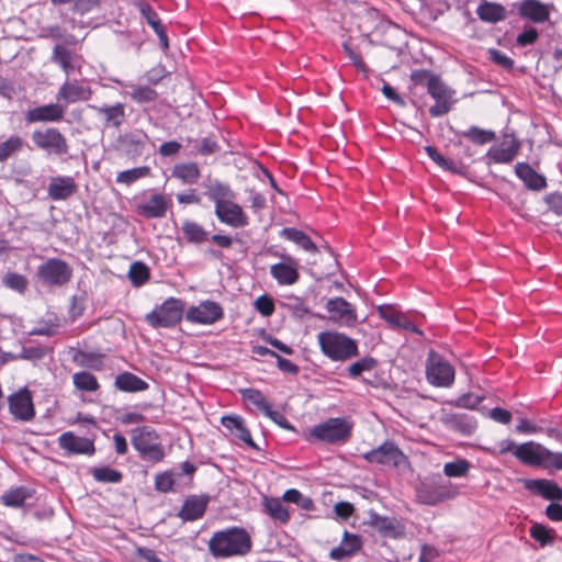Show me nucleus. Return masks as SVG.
Masks as SVG:
<instances>
[{
  "label": "nucleus",
  "mask_w": 562,
  "mask_h": 562,
  "mask_svg": "<svg viewBox=\"0 0 562 562\" xmlns=\"http://www.w3.org/2000/svg\"><path fill=\"white\" fill-rule=\"evenodd\" d=\"M543 446L535 441L524 442L517 446L514 456L524 464L538 467L541 463Z\"/></svg>",
  "instance_id": "nucleus-34"
},
{
  "label": "nucleus",
  "mask_w": 562,
  "mask_h": 562,
  "mask_svg": "<svg viewBox=\"0 0 562 562\" xmlns=\"http://www.w3.org/2000/svg\"><path fill=\"white\" fill-rule=\"evenodd\" d=\"M412 81L417 86H425L428 94L435 100V104L428 110L430 116L439 117L449 113L458 99L457 92L446 85L439 76L429 70H415L412 72Z\"/></svg>",
  "instance_id": "nucleus-1"
},
{
  "label": "nucleus",
  "mask_w": 562,
  "mask_h": 562,
  "mask_svg": "<svg viewBox=\"0 0 562 562\" xmlns=\"http://www.w3.org/2000/svg\"><path fill=\"white\" fill-rule=\"evenodd\" d=\"M120 143L130 156H139L146 147L149 137L143 130H133L120 136Z\"/></svg>",
  "instance_id": "nucleus-33"
},
{
  "label": "nucleus",
  "mask_w": 562,
  "mask_h": 562,
  "mask_svg": "<svg viewBox=\"0 0 562 562\" xmlns=\"http://www.w3.org/2000/svg\"><path fill=\"white\" fill-rule=\"evenodd\" d=\"M65 115V108L58 103H50L33 108L25 113L27 123L59 122Z\"/></svg>",
  "instance_id": "nucleus-23"
},
{
  "label": "nucleus",
  "mask_w": 562,
  "mask_h": 562,
  "mask_svg": "<svg viewBox=\"0 0 562 562\" xmlns=\"http://www.w3.org/2000/svg\"><path fill=\"white\" fill-rule=\"evenodd\" d=\"M26 145L25 140L19 135H11L9 138L0 143V162L7 161L9 158L21 153Z\"/></svg>",
  "instance_id": "nucleus-47"
},
{
  "label": "nucleus",
  "mask_w": 562,
  "mask_h": 562,
  "mask_svg": "<svg viewBox=\"0 0 562 562\" xmlns=\"http://www.w3.org/2000/svg\"><path fill=\"white\" fill-rule=\"evenodd\" d=\"M180 477L179 473L172 470H167L155 475V488L160 493L176 492L178 487L177 479Z\"/></svg>",
  "instance_id": "nucleus-49"
},
{
  "label": "nucleus",
  "mask_w": 562,
  "mask_h": 562,
  "mask_svg": "<svg viewBox=\"0 0 562 562\" xmlns=\"http://www.w3.org/2000/svg\"><path fill=\"white\" fill-rule=\"evenodd\" d=\"M214 214L222 224L233 228H243L249 224L248 215L235 200L215 207Z\"/></svg>",
  "instance_id": "nucleus-17"
},
{
  "label": "nucleus",
  "mask_w": 562,
  "mask_h": 562,
  "mask_svg": "<svg viewBox=\"0 0 562 562\" xmlns=\"http://www.w3.org/2000/svg\"><path fill=\"white\" fill-rule=\"evenodd\" d=\"M78 191V186L72 177L58 176L52 178L47 192L54 201L67 200Z\"/></svg>",
  "instance_id": "nucleus-26"
},
{
  "label": "nucleus",
  "mask_w": 562,
  "mask_h": 562,
  "mask_svg": "<svg viewBox=\"0 0 562 562\" xmlns=\"http://www.w3.org/2000/svg\"><path fill=\"white\" fill-rule=\"evenodd\" d=\"M529 532L530 537L539 542L541 547L551 546L554 542V530L541 524H533Z\"/></svg>",
  "instance_id": "nucleus-54"
},
{
  "label": "nucleus",
  "mask_w": 562,
  "mask_h": 562,
  "mask_svg": "<svg viewBox=\"0 0 562 562\" xmlns=\"http://www.w3.org/2000/svg\"><path fill=\"white\" fill-rule=\"evenodd\" d=\"M181 232L189 244L201 245L209 240L221 248H231L234 239L228 235H211L201 224L192 220H184L181 225Z\"/></svg>",
  "instance_id": "nucleus-8"
},
{
  "label": "nucleus",
  "mask_w": 562,
  "mask_h": 562,
  "mask_svg": "<svg viewBox=\"0 0 562 562\" xmlns=\"http://www.w3.org/2000/svg\"><path fill=\"white\" fill-rule=\"evenodd\" d=\"M252 547L251 538L244 528L232 527L215 532L209 541L211 553L216 558L245 555Z\"/></svg>",
  "instance_id": "nucleus-2"
},
{
  "label": "nucleus",
  "mask_w": 562,
  "mask_h": 562,
  "mask_svg": "<svg viewBox=\"0 0 562 562\" xmlns=\"http://www.w3.org/2000/svg\"><path fill=\"white\" fill-rule=\"evenodd\" d=\"M453 495V492L439 482L425 484L417 491L419 502L426 505H436L445 499L452 498Z\"/></svg>",
  "instance_id": "nucleus-27"
},
{
  "label": "nucleus",
  "mask_w": 562,
  "mask_h": 562,
  "mask_svg": "<svg viewBox=\"0 0 562 562\" xmlns=\"http://www.w3.org/2000/svg\"><path fill=\"white\" fill-rule=\"evenodd\" d=\"M207 503V496H189L183 502L178 516L184 521H193L200 519L206 510Z\"/></svg>",
  "instance_id": "nucleus-31"
},
{
  "label": "nucleus",
  "mask_w": 562,
  "mask_h": 562,
  "mask_svg": "<svg viewBox=\"0 0 562 562\" xmlns=\"http://www.w3.org/2000/svg\"><path fill=\"white\" fill-rule=\"evenodd\" d=\"M79 57L67 47L57 44L53 48L50 60L58 65L69 76L75 71V64Z\"/></svg>",
  "instance_id": "nucleus-38"
},
{
  "label": "nucleus",
  "mask_w": 562,
  "mask_h": 562,
  "mask_svg": "<svg viewBox=\"0 0 562 562\" xmlns=\"http://www.w3.org/2000/svg\"><path fill=\"white\" fill-rule=\"evenodd\" d=\"M114 386L121 392L137 393L148 390L149 384L136 374L124 371L115 376Z\"/></svg>",
  "instance_id": "nucleus-36"
},
{
  "label": "nucleus",
  "mask_w": 562,
  "mask_h": 562,
  "mask_svg": "<svg viewBox=\"0 0 562 562\" xmlns=\"http://www.w3.org/2000/svg\"><path fill=\"white\" fill-rule=\"evenodd\" d=\"M33 496L32 490L19 486L4 492L1 496L2 503L8 507H22L27 498Z\"/></svg>",
  "instance_id": "nucleus-44"
},
{
  "label": "nucleus",
  "mask_w": 562,
  "mask_h": 562,
  "mask_svg": "<svg viewBox=\"0 0 562 562\" xmlns=\"http://www.w3.org/2000/svg\"><path fill=\"white\" fill-rule=\"evenodd\" d=\"M446 424L450 428L464 435L472 434L476 428L475 420L467 414H449L446 417Z\"/></svg>",
  "instance_id": "nucleus-43"
},
{
  "label": "nucleus",
  "mask_w": 562,
  "mask_h": 562,
  "mask_svg": "<svg viewBox=\"0 0 562 562\" xmlns=\"http://www.w3.org/2000/svg\"><path fill=\"white\" fill-rule=\"evenodd\" d=\"M375 364L376 361L373 358H362L349 366L348 374L353 379L359 378L364 371H371Z\"/></svg>",
  "instance_id": "nucleus-59"
},
{
  "label": "nucleus",
  "mask_w": 562,
  "mask_h": 562,
  "mask_svg": "<svg viewBox=\"0 0 562 562\" xmlns=\"http://www.w3.org/2000/svg\"><path fill=\"white\" fill-rule=\"evenodd\" d=\"M57 443L65 456L85 454L90 457L95 453L93 440L77 436L72 431L63 432L58 437Z\"/></svg>",
  "instance_id": "nucleus-15"
},
{
  "label": "nucleus",
  "mask_w": 562,
  "mask_h": 562,
  "mask_svg": "<svg viewBox=\"0 0 562 562\" xmlns=\"http://www.w3.org/2000/svg\"><path fill=\"white\" fill-rule=\"evenodd\" d=\"M131 441L142 460L159 463L166 457L159 435L151 427L143 426L133 429Z\"/></svg>",
  "instance_id": "nucleus-5"
},
{
  "label": "nucleus",
  "mask_w": 562,
  "mask_h": 562,
  "mask_svg": "<svg viewBox=\"0 0 562 562\" xmlns=\"http://www.w3.org/2000/svg\"><path fill=\"white\" fill-rule=\"evenodd\" d=\"M378 314L393 329H403L419 335L423 334L405 313L396 310L392 305L379 306Z\"/></svg>",
  "instance_id": "nucleus-18"
},
{
  "label": "nucleus",
  "mask_w": 562,
  "mask_h": 562,
  "mask_svg": "<svg viewBox=\"0 0 562 562\" xmlns=\"http://www.w3.org/2000/svg\"><path fill=\"white\" fill-rule=\"evenodd\" d=\"M32 140L37 148L50 154L65 155L69 150L67 138L56 127L34 131Z\"/></svg>",
  "instance_id": "nucleus-11"
},
{
  "label": "nucleus",
  "mask_w": 562,
  "mask_h": 562,
  "mask_svg": "<svg viewBox=\"0 0 562 562\" xmlns=\"http://www.w3.org/2000/svg\"><path fill=\"white\" fill-rule=\"evenodd\" d=\"M328 319L339 326L355 327L358 324L357 308L341 296L330 297L325 304Z\"/></svg>",
  "instance_id": "nucleus-10"
},
{
  "label": "nucleus",
  "mask_w": 562,
  "mask_h": 562,
  "mask_svg": "<svg viewBox=\"0 0 562 562\" xmlns=\"http://www.w3.org/2000/svg\"><path fill=\"white\" fill-rule=\"evenodd\" d=\"M520 143L515 137L504 139L501 144L492 146L486 158L494 164H509L518 155Z\"/></svg>",
  "instance_id": "nucleus-21"
},
{
  "label": "nucleus",
  "mask_w": 562,
  "mask_h": 562,
  "mask_svg": "<svg viewBox=\"0 0 562 562\" xmlns=\"http://www.w3.org/2000/svg\"><path fill=\"white\" fill-rule=\"evenodd\" d=\"M105 355L100 352L79 351L74 360L82 367L94 371H102L104 368Z\"/></svg>",
  "instance_id": "nucleus-45"
},
{
  "label": "nucleus",
  "mask_w": 562,
  "mask_h": 562,
  "mask_svg": "<svg viewBox=\"0 0 562 562\" xmlns=\"http://www.w3.org/2000/svg\"><path fill=\"white\" fill-rule=\"evenodd\" d=\"M151 169L148 166H140L121 171L116 176V182L131 186L139 179L150 176Z\"/></svg>",
  "instance_id": "nucleus-51"
},
{
  "label": "nucleus",
  "mask_w": 562,
  "mask_h": 562,
  "mask_svg": "<svg viewBox=\"0 0 562 562\" xmlns=\"http://www.w3.org/2000/svg\"><path fill=\"white\" fill-rule=\"evenodd\" d=\"M462 136L476 145H484L496 138L493 131L483 130L477 126H471L469 130L462 132Z\"/></svg>",
  "instance_id": "nucleus-53"
},
{
  "label": "nucleus",
  "mask_w": 562,
  "mask_h": 562,
  "mask_svg": "<svg viewBox=\"0 0 562 562\" xmlns=\"http://www.w3.org/2000/svg\"><path fill=\"white\" fill-rule=\"evenodd\" d=\"M256 310L263 316H270L274 312L273 300L268 295H261L255 301Z\"/></svg>",
  "instance_id": "nucleus-63"
},
{
  "label": "nucleus",
  "mask_w": 562,
  "mask_h": 562,
  "mask_svg": "<svg viewBox=\"0 0 562 562\" xmlns=\"http://www.w3.org/2000/svg\"><path fill=\"white\" fill-rule=\"evenodd\" d=\"M136 7L138 8L142 16L146 20L148 25L153 27L154 31L164 26L159 19L158 13L154 10V8L150 4L146 2H139L136 4Z\"/></svg>",
  "instance_id": "nucleus-57"
},
{
  "label": "nucleus",
  "mask_w": 562,
  "mask_h": 562,
  "mask_svg": "<svg viewBox=\"0 0 562 562\" xmlns=\"http://www.w3.org/2000/svg\"><path fill=\"white\" fill-rule=\"evenodd\" d=\"M362 458L369 463L380 465H401L406 457L393 441H384L381 446L363 453Z\"/></svg>",
  "instance_id": "nucleus-13"
},
{
  "label": "nucleus",
  "mask_w": 562,
  "mask_h": 562,
  "mask_svg": "<svg viewBox=\"0 0 562 562\" xmlns=\"http://www.w3.org/2000/svg\"><path fill=\"white\" fill-rule=\"evenodd\" d=\"M515 173L524 182L528 190L541 191L547 187V180L544 176L538 173L527 162H517L515 166Z\"/></svg>",
  "instance_id": "nucleus-29"
},
{
  "label": "nucleus",
  "mask_w": 562,
  "mask_h": 562,
  "mask_svg": "<svg viewBox=\"0 0 562 562\" xmlns=\"http://www.w3.org/2000/svg\"><path fill=\"white\" fill-rule=\"evenodd\" d=\"M361 548V538L358 535L345 531L340 544L330 550L329 558L334 561H342L345 558L355 555Z\"/></svg>",
  "instance_id": "nucleus-28"
},
{
  "label": "nucleus",
  "mask_w": 562,
  "mask_h": 562,
  "mask_svg": "<svg viewBox=\"0 0 562 562\" xmlns=\"http://www.w3.org/2000/svg\"><path fill=\"white\" fill-rule=\"evenodd\" d=\"M552 9V4L542 3L539 0H524L518 7V12L524 19L544 23L549 20Z\"/></svg>",
  "instance_id": "nucleus-24"
},
{
  "label": "nucleus",
  "mask_w": 562,
  "mask_h": 562,
  "mask_svg": "<svg viewBox=\"0 0 562 562\" xmlns=\"http://www.w3.org/2000/svg\"><path fill=\"white\" fill-rule=\"evenodd\" d=\"M353 422L348 417H330L312 426L306 440L330 446H344L352 436Z\"/></svg>",
  "instance_id": "nucleus-3"
},
{
  "label": "nucleus",
  "mask_w": 562,
  "mask_h": 562,
  "mask_svg": "<svg viewBox=\"0 0 562 562\" xmlns=\"http://www.w3.org/2000/svg\"><path fill=\"white\" fill-rule=\"evenodd\" d=\"M454 368L441 355L431 350L426 363L427 381L438 387H449L454 382Z\"/></svg>",
  "instance_id": "nucleus-7"
},
{
  "label": "nucleus",
  "mask_w": 562,
  "mask_h": 562,
  "mask_svg": "<svg viewBox=\"0 0 562 562\" xmlns=\"http://www.w3.org/2000/svg\"><path fill=\"white\" fill-rule=\"evenodd\" d=\"M3 284L19 293H23L27 288V280L24 276L16 272H9L2 279Z\"/></svg>",
  "instance_id": "nucleus-58"
},
{
  "label": "nucleus",
  "mask_w": 562,
  "mask_h": 562,
  "mask_svg": "<svg viewBox=\"0 0 562 562\" xmlns=\"http://www.w3.org/2000/svg\"><path fill=\"white\" fill-rule=\"evenodd\" d=\"M72 383L80 392L93 393L99 391L100 383L95 375L88 371H79L72 374Z\"/></svg>",
  "instance_id": "nucleus-46"
},
{
  "label": "nucleus",
  "mask_w": 562,
  "mask_h": 562,
  "mask_svg": "<svg viewBox=\"0 0 562 562\" xmlns=\"http://www.w3.org/2000/svg\"><path fill=\"white\" fill-rule=\"evenodd\" d=\"M484 400L483 396L474 395L471 393L463 394L456 400V406L461 408L474 409Z\"/></svg>",
  "instance_id": "nucleus-61"
},
{
  "label": "nucleus",
  "mask_w": 562,
  "mask_h": 562,
  "mask_svg": "<svg viewBox=\"0 0 562 562\" xmlns=\"http://www.w3.org/2000/svg\"><path fill=\"white\" fill-rule=\"evenodd\" d=\"M184 313V303L180 299L169 297L146 315V322L154 328H167L178 324Z\"/></svg>",
  "instance_id": "nucleus-6"
},
{
  "label": "nucleus",
  "mask_w": 562,
  "mask_h": 562,
  "mask_svg": "<svg viewBox=\"0 0 562 562\" xmlns=\"http://www.w3.org/2000/svg\"><path fill=\"white\" fill-rule=\"evenodd\" d=\"M280 235L281 237L294 243L295 245H297L307 252H318L316 244L303 231H300L294 227H285L281 231Z\"/></svg>",
  "instance_id": "nucleus-41"
},
{
  "label": "nucleus",
  "mask_w": 562,
  "mask_h": 562,
  "mask_svg": "<svg viewBox=\"0 0 562 562\" xmlns=\"http://www.w3.org/2000/svg\"><path fill=\"white\" fill-rule=\"evenodd\" d=\"M92 97V90L89 86L79 83L78 81H66L57 93V100L67 104L79 101H88Z\"/></svg>",
  "instance_id": "nucleus-25"
},
{
  "label": "nucleus",
  "mask_w": 562,
  "mask_h": 562,
  "mask_svg": "<svg viewBox=\"0 0 562 562\" xmlns=\"http://www.w3.org/2000/svg\"><path fill=\"white\" fill-rule=\"evenodd\" d=\"M132 562H162L157 553L146 547H137L133 553Z\"/></svg>",
  "instance_id": "nucleus-60"
},
{
  "label": "nucleus",
  "mask_w": 562,
  "mask_h": 562,
  "mask_svg": "<svg viewBox=\"0 0 562 562\" xmlns=\"http://www.w3.org/2000/svg\"><path fill=\"white\" fill-rule=\"evenodd\" d=\"M270 274L280 285H292L300 279L299 261L293 257H286V262L270 267Z\"/></svg>",
  "instance_id": "nucleus-22"
},
{
  "label": "nucleus",
  "mask_w": 562,
  "mask_h": 562,
  "mask_svg": "<svg viewBox=\"0 0 562 562\" xmlns=\"http://www.w3.org/2000/svg\"><path fill=\"white\" fill-rule=\"evenodd\" d=\"M469 469V461L460 459L453 462L446 463L443 467V472L449 477H461L468 474Z\"/></svg>",
  "instance_id": "nucleus-56"
},
{
  "label": "nucleus",
  "mask_w": 562,
  "mask_h": 562,
  "mask_svg": "<svg viewBox=\"0 0 562 562\" xmlns=\"http://www.w3.org/2000/svg\"><path fill=\"white\" fill-rule=\"evenodd\" d=\"M57 318L48 319L47 322L40 323L37 327L31 330V335H41V336H53L57 333L58 328Z\"/></svg>",
  "instance_id": "nucleus-62"
},
{
  "label": "nucleus",
  "mask_w": 562,
  "mask_h": 562,
  "mask_svg": "<svg viewBox=\"0 0 562 562\" xmlns=\"http://www.w3.org/2000/svg\"><path fill=\"white\" fill-rule=\"evenodd\" d=\"M262 506L272 519L285 525L289 522L291 515L289 508L284 505L283 499L278 497L265 496L262 498Z\"/></svg>",
  "instance_id": "nucleus-39"
},
{
  "label": "nucleus",
  "mask_w": 562,
  "mask_h": 562,
  "mask_svg": "<svg viewBox=\"0 0 562 562\" xmlns=\"http://www.w3.org/2000/svg\"><path fill=\"white\" fill-rule=\"evenodd\" d=\"M171 199L162 193H153L135 204V212L144 218H162L171 206Z\"/></svg>",
  "instance_id": "nucleus-14"
},
{
  "label": "nucleus",
  "mask_w": 562,
  "mask_h": 562,
  "mask_svg": "<svg viewBox=\"0 0 562 562\" xmlns=\"http://www.w3.org/2000/svg\"><path fill=\"white\" fill-rule=\"evenodd\" d=\"M368 524L383 537L397 538L402 535L401 525L395 518L371 512Z\"/></svg>",
  "instance_id": "nucleus-32"
},
{
  "label": "nucleus",
  "mask_w": 562,
  "mask_h": 562,
  "mask_svg": "<svg viewBox=\"0 0 562 562\" xmlns=\"http://www.w3.org/2000/svg\"><path fill=\"white\" fill-rule=\"evenodd\" d=\"M221 424L226 428L231 436L238 439L249 448L259 450L254 441L250 430L246 425L245 419L239 415H226L221 418Z\"/></svg>",
  "instance_id": "nucleus-19"
},
{
  "label": "nucleus",
  "mask_w": 562,
  "mask_h": 562,
  "mask_svg": "<svg viewBox=\"0 0 562 562\" xmlns=\"http://www.w3.org/2000/svg\"><path fill=\"white\" fill-rule=\"evenodd\" d=\"M321 351L331 361L345 362L359 355L356 339L337 330H325L317 335Z\"/></svg>",
  "instance_id": "nucleus-4"
},
{
  "label": "nucleus",
  "mask_w": 562,
  "mask_h": 562,
  "mask_svg": "<svg viewBox=\"0 0 562 562\" xmlns=\"http://www.w3.org/2000/svg\"><path fill=\"white\" fill-rule=\"evenodd\" d=\"M541 458L542 461L538 467L554 471L562 470V452H552L544 447L541 453Z\"/></svg>",
  "instance_id": "nucleus-55"
},
{
  "label": "nucleus",
  "mask_w": 562,
  "mask_h": 562,
  "mask_svg": "<svg viewBox=\"0 0 562 562\" xmlns=\"http://www.w3.org/2000/svg\"><path fill=\"white\" fill-rule=\"evenodd\" d=\"M125 93L138 104L155 103L158 100V92L149 86H137L131 81H116Z\"/></svg>",
  "instance_id": "nucleus-30"
},
{
  "label": "nucleus",
  "mask_w": 562,
  "mask_h": 562,
  "mask_svg": "<svg viewBox=\"0 0 562 562\" xmlns=\"http://www.w3.org/2000/svg\"><path fill=\"white\" fill-rule=\"evenodd\" d=\"M171 177L180 180L183 184H195L200 177L201 170L195 162H180L173 166Z\"/></svg>",
  "instance_id": "nucleus-40"
},
{
  "label": "nucleus",
  "mask_w": 562,
  "mask_h": 562,
  "mask_svg": "<svg viewBox=\"0 0 562 562\" xmlns=\"http://www.w3.org/2000/svg\"><path fill=\"white\" fill-rule=\"evenodd\" d=\"M224 318L222 305L215 301H202L190 306L186 312V319L199 325H213Z\"/></svg>",
  "instance_id": "nucleus-12"
},
{
  "label": "nucleus",
  "mask_w": 562,
  "mask_h": 562,
  "mask_svg": "<svg viewBox=\"0 0 562 562\" xmlns=\"http://www.w3.org/2000/svg\"><path fill=\"white\" fill-rule=\"evenodd\" d=\"M480 20L488 23H496L506 18V10L503 5L484 1L476 9Z\"/></svg>",
  "instance_id": "nucleus-42"
},
{
  "label": "nucleus",
  "mask_w": 562,
  "mask_h": 562,
  "mask_svg": "<svg viewBox=\"0 0 562 562\" xmlns=\"http://www.w3.org/2000/svg\"><path fill=\"white\" fill-rule=\"evenodd\" d=\"M150 278V270L147 265L142 261H135L131 265L128 270V279L131 283L139 288L144 285Z\"/></svg>",
  "instance_id": "nucleus-50"
},
{
  "label": "nucleus",
  "mask_w": 562,
  "mask_h": 562,
  "mask_svg": "<svg viewBox=\"0 0 562 562\" xmlns=\"http://www.w3.org/2000/svg\"><path fill=\"white\" fill-rule=\"evenodd\" d=\"M91 108L103 117L105 127L119 128L125 121V106L123 103H116L114 105H102Z\"/></svg>",
  "instance_id": "nucleus-35"
},
{
  "label": "nucleus",
  "mask_w": 562,
  "mask_h": 562,
  "mask_svg": "<svg viewBox=\"0 0 562 562\" xmlns=\"http://www.w3.org/2000/svg\"><path fill=\"white\" fill-rule=\"evenodd\" d=\"M37 276L46 285L60 286L70 280L72 269L66 261L50 258L38 267Z\"/></svg>",
  "instance_id": "nucleus-9"
},
{
  "label": "nucleus",
  "mask_w": 562,
  "mask_h": 562,
  "mask_svg": "<svg viewBox=\"0 0 562 562\" xmlns=\"http://www.w3.org/2000/svg\"><path fill=\"white\" fill-rule=\"evenodd\" d=\"M527 491L551 502L562 501V487L553 480L530 479L524 482Z\"/></svg>",
  "instance_id": "nucleus-20"
},
{
  "label": "nucleus",
  "mask_w": 562,
  "mask_h": 562,
  "mask_svg": "<svg viewBox=\"0 0 562 562\" xmlns=\"http://www.w3.org/2000/svg\"><path fill=\"white\" fill-rule=\"evenodd\" d=\"M239 393L241 395L243 401L246 404L252 405L255 408L262 412L263 414L271 406L270 403L267 401L266 396L262 394V392L257 389H240Z\"/></svg>",
  "instance_id": "nucleus-48"
},
{
  "label": "nucleus",
  "mask_w": 562,
  "mask_h": 562,
  "mask_svg": "<svg viewBox=\"0 0 562 562\" xmlns=\"http://www.w3.org/2000/svg\"><path fill=\"white\" fill-rule=\"evenodd\" d=\"M90 473L97 482L101 483H120L123 479L121 471L110 467L92 468Z\"/></svg>",
  "instance_id": "nucleus-52"
},
{
  "label": "nucleus",
  "mask_w": 562,
  "mask_h": 562,
  "mask_svg": "<svg viewBox=\"0 0 562 562\" xmlns=\"http://www.w3.org/2000/svg\"><path fill=\"white\" fill-rule=\"evenodd\" d=\"M9 411L14 419L30 422L35 416L32 394L27 389H21L8 397Z\"/></svg>",
  "instance_id": "nucleus-16"
},
{
  "label": "nucleus",
  "mask_w": 562,
  "mask_h": 562,
  "mask_svg": "<svg viewBox=\"0 0 562 562\" xmlns=\"http://www.w3.org/2000/svg\"><path fill=\"white\" fill-rule=\"evenodd\" d=\"M206 196L214 203L215 207L236 199V193L232 190L229 184L218 180L211 181L206 186Z\"/></svg>",
  "instance_id": "nucleus-37"
},
{
  "label": "nucleus",
  "mask_w": 562,
  "mask_h": 562,
  "mask_svg": "<svg viewBox=\"0 0 562 562\" xmlns=\"http://www.w3.org/2000/svg\"><path fill=\"white\" fill-rule=\"evenodd\" d=\"M539 37V33L535 27L526 29L524 32L518 34L516 43L518 46L532 45Z\"/></svg>",
  "instance_id": "nucleus-64"
}]
</instances>
